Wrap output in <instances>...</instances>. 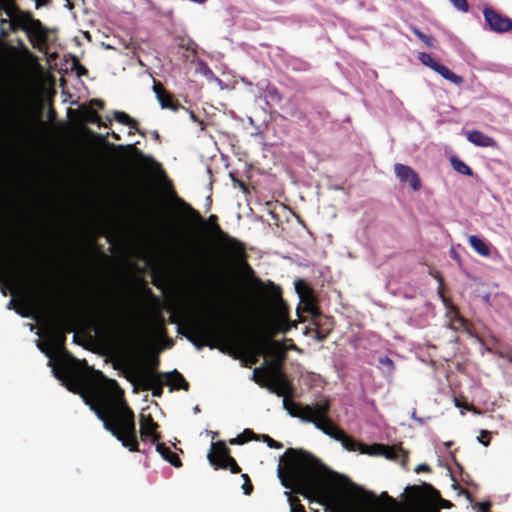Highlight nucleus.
I'll return each instance as SVG.
<instances>
[{
	"instance_id": "obj_32",
	"label": "nucleus",
	"mask_w": 512,
	"mask_h": 512,
	"mask_svg": "<svg viewBox=\"0 0 512 512\" xmlns=\"http://www.w3.org/2000/svg\"><path fill=\"white\" fill-rule=\"evenodd\" d=\"M287 495L291 512H306L298 497L293 496L291 493H287Z\"/></svg>"
},
{
	"instance_id": "obj_16",
	"label": "nucleus",
	"mask_w": 512,
	"mask_h": 512,
	"mask_svg": "<svg viewBox=\"0 0 512 512\" xmlns=\"http://www.w3.org/2000/svg\"><path fill=\"white\" fill-rule=\"evenodd\" d=\"M140 437L143 441L150 440L156 443L161 439V434L157 431L159 425L154 421L151 414L141 413L139 416Z\"/></svg>"
},
{
	"instance_id": "obj_10",
	"label": "nucleus",
	"mask_w": 512,
	"mask_h": 512,
	"mask_svg": "<svg viewBox=\"0 0 512 512\" xmlns=\"http://www.w3.org/2000/svg\"><path fill=\"white\" fill-rule=\"evenodd\" d=\"M273 350L279 354L278 358H272L266 361V366L256 367L253 370L252 379L260 383L263 379L286 375L282 370V365L286 359L287 347L279 341H273Z\"/></svg>"
},
{
	"instance_id": "obj_21",
	"label": "nucleus",
	"mask_w": 512,
	"mask_h": 512,
	"mask_svg": "<svg viewBox=\"0 0 512 512\" xmlns=\"http://www.w3.org/2000/svg\"><path fill=\"white\" fill-rule=\"evenodd\" d=\"M387 459L397 460L400 455L403 456L402 463L405 464L408 461V453L401 447L388 446L384 444H374L372 446Z\"/></svg>"
},
{
	"instance_id": "obj_28",
	"label": "nucleus",
	"mask_w": 512,
	"mask_h": 512,
	"mask_svg": "<svg viewBox=\"0 0 512 512\" xmlns=\"http://www.w3.org/2000/svg\"><path fill=\"white\" fill-rule=\"evenodd\" d=\"M259 436L256 435L251 429H244V431L238 435L236 438L230 439L229 443L232 445L238 444L242 445L251 440H258Z\"/></svg>"
},
{
	"instance_id": "obj_35",
	"label": "nucleus",
	"mask_w": 512,
	"mask_h": 512,
	"mask_svg": "<svg viewBox=\"0 0 512 512\" xmlns=\"http://www.w3.org/2000/svg\"><path fill=\"white\" fill-rule=\"evenodd\" d=\"M266 98L270 99L272 102L279 103L282 100V95L276 87L269 86L266 90Z\"/></svg>"
},
{
	"instance_id": "obj_11",
	"label": "nucleus",
	"mask_w": 512,
	"mask_h": 512,
	"mask_svg": "<svg viewBox=\"0 0 512 512\" xmlns=\"http://www.w3.org/2000/svg\"><path fill=\"white\" fill-rule=\"evenodd\" d=\"M94 313L98 317L106 320L116 334L126 343L134 344L137 341L136 333L132 328L122 324L119 325L118 317H116L115 310L112 309L110 304L102 303L94 309Z\"/></svg>"
},
{
	"instance_id": "obj_52",
	"label": "nucleus",
	"mask_w": 512,
	"mask_h": 512,
	"mask_svg": "<svg viewBox=\"0 0 512 512\" xmlns=\"http://www.w3.org/2000/svg\"><path fill=\"white\" fill-rule=\"evenodd\" d=\"M169 186H172V183H169ZM170 188H171V194H172V196L175 198V196H174V194H173V191L175 192V190H174L172 187H170Z\"/></svg>"
},
{
	"instance_id": "obj_41",
	"label": "nucleus",
	"mask_w": 512,
	"mask_h": 512,
	"mask_svg": "<svg viewBox=\"0 0 512 512\" xmlns=\"http://www.w3.org/2000/svg\"><path fill=\"white\" fill-rule=\"evenodd\" d=\"M379 362L390 370L394 369V362L389 357H382L380 358Z\"/></svg>"
},
{
	"instance_id": "obj_43",
	"label": "nucleus",
	"mask_w": 512,
	"mask_h": 512,
	"mask_svg": "<svg viewBox=\"0 0 512 512\" xmlns=\"http://www.w3.org/2000/svg\"><path fill=\"white\" fill-rule=\"evenodd\" d=\"M90 104H91V106H95L101 110L104 109V107H105V102L101 99H93V100H91Z\"/></svg>"
},
{
	"instance_id": "obj_33",
	"label": "nucleus",
	"mask_w": 512,
	"mask_h": 512,
	"mask_svg": "<svg viewBox=\"0 0 512 512\" xmlns=\"http://www.w3.org/2000/svg\"><path fill=\"white\" fill-rule=\"evenodd\" d=\"M418 60L425 66L429 67L430 69H434L436 64L438 63L430 54L426 52H420L418 54Z\"/></svg>"
},
{
	"instance_id": "obj_45",
	"label": "nucleus",
	"mask_w": 512,
	"mask_h": 512,
	"mask_svg": "<svg viewBox=\"0 0 512 512\" xmlns=\"http://www.w3.org/2000/svg\"><path fill=\"white\" fill-rule=\"evenodd\" d=\"M415 471L417 473H419V472H430L431 469H430L429 465H427V464H420V465H418L416 467Z\"/></svg>"
},
{
	"instance_id": "obj_23",
	"label": "nucleus",
	"mask_w": 512,
	"mask_h": 512,
	"mask_svg": "<svg viewBox=\"0 0 512 512\" xmlns=\"http://www.w3.org/2000/svg\"><path fill=\"white\" fill-rule=\"evenodd\" d=\"M156 443V451L163 457L164 460L176 468L182 466V461L175 452L171 451L170 448H168L164 443H159V441Z\"/></svg>"
},
{
	"instance_id": "obj_20",
	"label": "nucleus",
	"mask_w": 512,
	"mask_h": 512,
	"mask_svg": "<svg viewBox=\"0 0 512 512\" xmlns=\"http://www.w3.org/2000/svg\"><path fill=\"white\" fill-rule=\"evenodd\" d=\"M466 137L470 143L477 147H498V143L493 137L486 135L479 130H472L467 132Z\"/></svg>"
},
{
	"instance_id": "obj_39",
	"label": "nucleus",
	"mask_w": 512,
	"mask_h": 512,
	"mask_svg": "<svg viewBox=\"0 0 512 512\" xmlns=\"http://www.w3.org/2000/svg\"><path fill=\"white\" fill-rule=\"evenodd\" d=\"M491 434L487 430H481L480 435L478 437V441L484 446H488L490 444Z\"/></svg>"
},
{
	"instance_id": "obj_50",
	"label": "nucleus",
	"mask_w": 512,
	"mask_h": 512,
	"mask_svg": "<svg viewBox=\"0 0 512 512\" xmlns=\"http://www.w3.org/2000/svg\"><path fill=\"white\" fill-rule=\"evenodd\" d=\"M152 136H153V138H154L155 140L160 141V134L158 133V131H156V130H155V131L152 133Z\"/></svg>"
},
{
	"instance_id": "obj_42",
	"label": "nucleus",
	"mask_w": 512,
	"mask_h": 512,
	"mask_svg": "<svg viewBox=\"0 0 512 512\" xmlns=\"http://www.w3.org/2000/svg\"><path fill=\"white\" fill-rule=\"evenodd\" d=\"M329 334V330L327 331H322L321 329H317L316 330V339L318 341H323Z\"/></svg>"
},
{
	"instance_id": "obj_19",
	"label": "nucleus",
	"mask_w": 512,
	"mask_h": 512,
	"mask_svg": "<svg viewBox=\"0 0 512 512\" xmlns=\"http://www.w3.org/2000/svg\"><path fill=\"white\" fill-rule=\"evenodd\" d=\"M153 90L162 108L173 111L184 108L179 101L174 99L173 95L163 87L161 82L154 80Z\"/></svg>"
},
{
	"instance_id": "obj_29",
	"label": "nucleus",
	"mask_w": 512,
	"mask_h": 512,
	"mask_svg": "<svg viewBox=\"0 0 512 512\" xmlns=\"http://www.w3.org/2000/svg\"><path fill=\"white\" fill-rule=\"evenodd\" d=\"M450 163L456 172H458L462 175H467V176L473 175L472 169L458 157H456V156L451 157Z\"/></svg>"
},
{
	"instance_id": "obj_34",
	"label": "nucleus",
	"mask_w": 512,
	"mask_h": 512,
	"mask_svg": "<svg viewBox=\"0 0 512 512\" xmlns=\"http://www.w3.org/2000/svg\"><path fill=\"white\" fill-rule=\"evenodd\" d=\"M159 364H160L159 357L154 356L149 360L147 366L144 369L137 371V373H147V372L160 373L159 371H157Z\"/></svg>"
},
{
	"instance_id": "obj_40",
	"label": "nucleus",
	"mask_w": 512,
	"mask_h": 512,
	"mask_svg": "<svg viewBox=\"0 0 512 512\" xmlns=\"http://www.w3.org/2000/svg\"><path fill=\"white\" fill-rule=\"evenodd\" d=\"M295 287H296V290L299 293L303 292V294H306V293H309L311 291L309 285L306 283L305 280H298L295 283Z\"/></svg>"
},
{
	"instance_id": "obj_48",
	"label": "nucleus",
	"mask_w": 512,
	"mask_h": 512,
	"mask_svg": "<svg viewBox=\"0 0 512 512\" xmlns=\"http://www.w3.org/2000/svg\"><path fill=\"white\" fill-rule=\"evenodd\" d=\"M381 496H382V497H384V498H386L387 500H389V501H390V502H392V503H394V502H395V501H394V499H393L392 497H390V496L387 494V492H383V493L381 494Z\"/></svg>"
},
{
	"instance_id": "obj_31",
	"label": "nucleus",
	"mask_w": 512,
	"mask_h": 512,
	"mask_svg": "<svg viewBox=\"0 0 512 512\" xmlns=\"http://www.w3.org/2000/svg\"><path fill=\"white\" fill-rule=\"evenodd\" d=\"M85 121L91 124H96L97 126H106L100 117V115L93 109H87L85 111Z\"/></svg>"
},
{
	"instance_id": "obj_1",
	"label": "nucleus",
	"mask_w": 512,
	"mask_h": 512,
	"mask_svg": "<svg viewBox=\"0 0 512 512\" xmlns=\"http://www.w3.org/2000/svg\"><path fill=\"white\" fill-rule=\"evenodd\" d=\"M54 376L71 392L80 394L97 417L122 445L140 452L135 414L128 406L124 390L114 379L73 358L71 363L53 367Z\"/></svg>"
},
{
	"instance_id": "obj_36",
	"label": "nucleus",
	"mask_w": 512,
	"mask_h": 512,
	"mask_svg": "<svg viewBox=\"0 0 512 512\" xmlns=\"http://www.w3.org/2000/svg\"><path fill=\"white\" fill-rule=\"evenodd\" d=\"M244 480V483L242 485V489L245 495H250L253 492V484L250 480V477L248 474H242L241 476Z\"/></svg>"
},
{
	"instance_id": "obj_46",
	"label": "nucleus",
	"mask_w": 512,
	"mask_h": 512,
	"mask_svg": "<svg viewBox=\"0 0 512 512\" xmlns=\"http://www.w3.org/2000/svg\"><path fill=\"white\" fill-rule=\"evenodd\" d=\"M284 342H288V343H289V348H288V349H293V350H296V349H297V347H296V345L293 343V340H292V339L285 338V339H284Z\"/></svg>"
},
{
	"instance_id": "obj_9",
	"label": "nucleus",
	"mask_w": 512,
	"mask_h": 512,
	"mask_svg": "<svg viewBox=\"0 0 512 512\" xmlns=\"http://www.w3.org/2000/svg\"><path fill=\"white\" fill-rule=\"evenodd\" d=\"M210 465L215 469L230 470L233 474L241 472V468L236 460L231 456V450L226 443L219 440L211 444V449L207 455Z\"/></svg>"
},
{
	"instance_id": "obj_2",
	"label": "nucleus",
	"mask_w": 512,
	"mask_h": 512,
	"mask_svg": "<svg viewBox=\"0 0 512 512\" xmlns=\"http://www.w3.org/2000/svg\"><path fill=\"white\" fill-rule=\"evenodd\" d=\"M198 349L205 345L211 348V341H217L230 348L237 349L247 355L249 365L258 362V357L264 353V342L255 337L249 328L245 317L229 318L221 323H210L195 319L188 325V333L184 334Z\"/></svg>"
},
{
	"instance_id": "obj_57",
	"label": "nucleus",
	"mask_w": 512,
	"mask_h": 512,
	"mask_svg": "<svg viewBox=\"0 0 512 512\" xmlns=\"http://www.w3.org/2000/svg\"><path fill=\"white\" fill-rule=\"evenodd\" d=\"M316 512H318V511H316Z\"/></svg>"
},
{
	"instance_id": "obj_15",
	"label": "nucleus",
	"mask_w": 512,
	"mask_h": 512,
	"mask_svg": "<svg viewBox=\"0 0 512 512\" xmlns=\"http://www.w3.org/2000/svg\"><path fill=\"white\" fill-rule=\"evenodd\" d=\"M19 278V269H17L15 265H12V263L0 258V291L4 296H6L7 291L11 290L18 282Z\"/></svg>"
},
{
	"instance_id": "obj_3",
	"label": "nucleus",
	"mask_w": 512,
	"mask_h": 512,
	"mask_svg": "<svg viewBox=\"0 0 512 512\" xmlns=\"http://www.w3.org/2000/svg\"><path fill=\"white\" fill-rule=\"evenodd\" d=\"M219 264L225 270L241 268L244 273L252 277V284L259 294L274 307L273 314L267 319L263 326V334L266 340H272L279 333H286L296 327V323L290 320L289 309L282 298V289L271 280L263 282L254 276V270L247 262L246 248L244 253L232 256L223 252L219 257Z\"/></svg>"
},
{
	"instance_id": "obj_13",
	"label": "nucleus",
	"mask_w": 512,
	"mask_h": 512,
	"mask_svg": "<svg viewBox=\"0 0 512 512\" xmlns=\"http://www.w3.org/2000/svg\"><path fill=\"white\" fill-rule=\"evenodd\" d=\"M263 388H266L270 393L276 394L277 396H283L284 399H291L294 392L292 383L287 379L286 375L263 379L260 383H257Z\"/></svg>"
},
{
	"instance_id": "obj_7",
	"label": "nucleus",
	"mask_w": 512,
	"mask_h": 512,
	"mask_svg": "<svg viewBox=\"0 0 512 512\" xmlns=\"http://www.w3.org/2000/svg\"><path fill=\"white\" fill-rule=\"evenodd\" d=\"M173 194L175 196V203L181 208L182 212L192 224L202 228H208L212 233L217 235L221 242L223 252L230 253L232 256H238L244 253V243L223 231L218 224V217L216 215L212 214L205 220L198 210L194 209L184 199L180 198L176 192L173 191Z\"/></svg>"
},
{
	"instance_id": "obj_26",
	"label": "nucleus",
	"mask_w": 512,
	"mask_h": 512,
	"mask_svg": "<svg viewBox=\"0 0 512 512\" xmlns=\"http://www.w3.org/2000/svg\"><path fill=\"white\" fill-rule=\"evenodd\" d=\"M433 71L440 74L444 79L450 81L453 84L460 85L463 83V77L455 74L450 69H448L445 65L441 63H437L434 67Z\"/></svg>"
},
{
	"instance_id": "obj_55",
	"label": "nucleus",
	"mask_w": 512,
	"mask_h": 512,
	"mask_svg": "<svg viewBox=\"0 0 512 512\" xmlns=\"http://www.w3.org/2000/svg\"><path fill=\"white\" fill-rule=\"evenodd\" d=\"M456 406H457V407H460V406H461V405H460V403L458 402V400H456Z\"/></svg>"
},
{
	"instance_id": "obj_22",
	"label": "nucleus",
	"mask_w": 512,
	"mask_h": 512,
	"mask_svg": "<svg viewBox=\"0 0 512 512\" xmlns=\"http://www.w3.org/2000/svg\"><path fill=\"white\" fill-rule=\"evenodd\" d=\"M166 385L172 387V389H183L188 391L189 383L183 377V375L177 370H173L172 372L163 373Z\"/></svg>"
},
{
	"instance_id": "obj_37",
	"label": "nucleus",
	"mask_w": 512,
	"mask_h": 512,
	"mask_svg": "<svg viewBox=\"0 0 512 512\" xmlns=\"http://www.w3.org/2000/svg\"><path fill=\"white\" fill-rule=\"evenodd\" d=\"M261 439L267 443V445L270 447V448H274V449H280L283 447V444L272 439L269 435H266V434H263L261 435Z\"/></svg>"
},
{
	"instance_id": "obj_38",
	"label": "nucleus",
	"mask_w": 512,
	"mask_h": 512,
	"mask_svg": "<svg viewBox=\"0 0 512 512\" xmlns=\"http://www.w3.org/2000/svg\"><path fill=\"white\" fill-rule=\"evenodd\" d=\"M455 8L462 12H467L469 10V5L467 0H450Z\"/></svg>"
},
{
	"instance_id": "obj_24",
	"label": "nucleus",
	"mask_w": 512,
	"mask_h": 512,
	"mask_svg": "<svg viewBox=\"0 0 512 512\" xmlns=\"http://www.w3.org/2000/svg\"><path fill=\"white\" fill-rule=\"evenodd\" d=\"M114 119L117 122L128 126L130 129H133L139 135L145 136V132L139 128L138 121L130 117L127 113L123 111H114Z\"/></svg>"
},
{
	"instance_id": "obj_14",
	"label": "nucleus",
	"mask_w": 512,
	"mask_h": 512,
	"mask_svg": "<svg viewBox=\"0 0 512 512\" xmlns=\"http://www.w3.org/2000/svg\"><path fill=\"white\" fill-rule=\"evenodd\" d=\"M483 15L489 30L496 33H506L512 30V19L498 13L496 10L485 7Z\"/></svg>"
},
{
	"instance_id": "obj_5",
	"label": "nucleus",
	"mask_w": 512,
	"mask_h": 512,
	"mask_svg": "<svg viewBox=\"0 0 512 512\" xmlns=\"http://www.w3.org/2000/svg\"><path fill=\"white\" fill-rule=\"evenodd\" d=\"M284 408L291 416L313 423L323 433L341 442L346 450H359L361 453H367V445L347 435L343 429L335 425L329 418L330 402L328 399H322L313 405H302L286 398L284 399Z\"/></svg>"
},
{
	"instance_id": "obj_12",
	"label": "nucleus",
	"mask_w": 512,
	"mask_h": 512,
	"mask_svg": "<svg viewBox=\"0 0 512 512\" xmlns=\"http://www.w3.org/2000/svg\"><path fill=\"white\" fill-rule=\"evenodd\" d=\"M127 379L135 386V390L151 391L152 395L158 398L163 395V387L166 384L163 373H136Z\"/></svg>"
},
{
	"instance_id": "obj_27",
	"label": "nucleus",
	"mask_w": 512,
	"mask_h": 512,
	"mask_svg": "<svg viewBox=\"0 0 512 512\" xmlns=\"http://www.w3.org/2000/svg\"><path fill=\"white\" fill-rule=\"evenodd\" d=\"M468 242H469L470 246L481 256L487 257L490 255V249H489L488 245L484 242V240H482L478 236H476V235L469 236Z\"/></svg>"
},
{
	"instance_id": "obj_51",
	"label": "nucleus",
	"mask_w": 512,
	"mask_h": 512,
	"mask_svg": "<svg viewBox=\"0 0 512 512\" xmlns=\"http://www.w3.org/2000/svg\"><path fill=\"white\" fill-rule=\"evenodd\" d=\"M112 137L115 139V140H119L120 139V136L118 134H116L115 132L112 133Z\"/></svg>"
},
{
	"instance_id": "obj_49",
	"label": "nucleus",
	"mask_w": 512,
	"mask_h": 512,
	"mask_svg": "<svg viewBox=\"0 0 512 512\" xmlns=\"http://www.w3.org/2000/svg\"><path fill=\"white\" fill-rule=\"evenodd\" d=\"M87 73V69L83 66H80V69L78 70V75H83Z\"/></svg>"
},
{
	"instance_id": "obj_6",
	"label": "nucleus",
	"mask_w": 512,
	"mask_h": 512,
	"mask_svg": "<svg viewBox=\"0 0 512 512\" xmlns=\"http://www.w3.org/2000/svg\"><path fill=\"white\" fill-rule=\"evenodd\" d=\"M29 301L37 310L49 312L54 316V323L47 338L50 347L45 348L44 344L39 343V349L44 352L50 360L55 350L63 349L64 353H67L64 349L66 333H70L74 329L70 318L65 315L56 314L52 301L46 295L39 294L31 296Z\"/></svg>"
},
{
	"instance_id": "obj_47",
	"label": "nucleus",
	"mask_w": 512,
	"mask_h": 512,
	"mask_svg": "<svg viewBox=\"0 0 512 512\" xmlns=\"http://www.w3.org/2000/svg\"><path fill=\"white\" fill-rule=\"evenodd\" d=\"M269 350H270V353L273 356V358H278L279 357V354L276 352V350H273V341L270 344V349Z\"/></svg>"
},
{
	"instance_id": "obj_8",
	"label": "nucleus",
	"mask_w": 512,
	"mask_h": 512,
	"mask_svg": "<svg viewBox=\"0 0 512 512\" xmlns=\"http://www.w3.org/2000/svg\"><path fill=\"white\" fill-rule=\"evenodd\" d=\"M0 10L11 18V29L25 31L30 40H44L46 38V28L40 20L35 19L30 11H21L15 4V0H0Z\"/></svg>"
},
{
	"instance_id": "obj_30",
	"label": "nucleus",
	"mask_w": 512,
	"mask_h": 512,
	"mask_svg": "<svg viewBox=\"0 0 512 512\" xmlns=\"http://www.w3.org/2000/svg\"><path fill=\"white\" fill-rule=\"evenodd\" d=\"M411 31L415 36L418 37L428 48H434L435 38L433 36L425 35L420 29L417 27H412Z\"/></svg>"
},
{
	"instance_id": "obj_54",
	"label": "nucleus",
	"mask_w": 512,
	"mask_h": 512,
	"mask_svg": "<svg viewBox=\"0 0 512 512\" xmlns=\"http://www.w3.org/2000/svg\"><path fill=\"white\" fill-rule=\"evenodd\" d=\"M242 187H243V190H244V191H246V190H247V189H246V186H245V184H244V183L242 184Z\"/></svg>"
},
{
	"instance_id": "obj_17",
	"label": "nucleus",
	"mask_w": 512,
	"mask_h": 512,
	"mask_svg": "<svg viewBox=\"0 0 512 512\" xmlns=\"http://www.w3.org/2000/svg\"><path fill=\"white\" fill-rule=\"evenodd\" d=\"M425 491L430 492L431 496L439 499L441 508H450L452 503L448 500L442 499L438 490L432 485L424 483L422 486H408L406 492L415 501H422L425 498Z\"/></svg>"
},
{
	"instance_id": "obj_44",
	"label": "nucleus",
	"mask_w": 512,
	"mask_h": 512,
	"mask_svg": "<svg viewBox=\"0 0 512 512\" xmlns=\"http://www.w3.org/2000/svg\"><path fill=\"white\" fill-rule=\"evenodd\" d=\"M491 508L490 502H482L479 504V512H489Z\"/></svg>"
},
{
	"instance_id": "obj_25",
	"label": "nucleus",
	"mask_w": 512,
	"mask_h": 512,
	"mask_svg": "<svg viewBox=\"0 0 512 512\" xmlns=\"http://www.w3.org/2000/svg\"><path fill=\"white\" fill-rule=\"evenodd\" d=\"M433 71L440 74L444 79L450 81L453 84L460 85L463 83V77L455 74L450 69H448L445 65L441 63H437L434 67Z\"/></svg>"
},
{
	"instance_id": "obj_56",
	"label": "nucleus",
	"mask_w": 512,
	"mask_h": 512,
	"mask_svg": "<svg viewBox=\"0 0 512 512\" xmlns=\"http://www.w3.org/2000/svg\"><path fill=\"white\" fill-rule=\"evenodd\" d=\"M369 495H370V497L375 498L374 494L370 493Z\"/></svg>"
},
{
	"instance_id": "obj_4",
	"label": "nucleus",
	"mask_w": 512,
	"mask_h": 512,
	"mask_svg": "<svg viewBox=\"0 0 512 512\" xmlns=\"http://www.w3.org/2000/svg\"><path fill=\"white\" fill-rule=\"evenodd\" d=\"M283 461L279 477L284 487L310 501L322 493V481L329 470L317 457L301 449L288 448Z\"/></svg>"
},
{
	"instance_id": "obj_18",
	"label": "nucleus",
	"mask_w": 512,
	"mask_h": 512,
	"mask_svg": "<svg viewBox=\"0 0 512 512\" xmlns=\"http://www.w3.org/2000/svg\"><path fill=\"white\" fill-rule=\"evenodd\" d=\"M394 173L401 182L408 183L413 191H419L421 189V179L412 167L396 163L394 165Z\"/></svg>"
},
{
	"instance_id": "obj_53",
	"label": "nucleus",
	"mask_w": 512,
	"mask_h": 512,
	"mask_svg": "<svg viewBox=\"0 0 512 512\" xmlns=\"http://www.w3.org/2000/svg\"><path fill=\"white\" fill-rule=\"evenodd\" d=\"M297 112H298L300 115H302L303 120L306 118L304 113L302 114V113H301V112H299V111H297Z\"/></svg>"
}]
</instances>
